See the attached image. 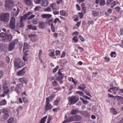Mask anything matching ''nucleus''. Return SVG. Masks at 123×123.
<instances>
[{"mask_svg":"<svg viewBox=\"0 0 123 123\" xmlns=\"http://www.w3.org/2000/svg\"><path fill=\"white\" fill-rule=\"evenodd\" d=\"M82 119V117L81 116L78 115L71 116L64 121L62 123H66L67 122H70L74 121H80Z\"/></svg>","mask_w":123,"mask_h":123,"instance_id":"nucleus-1","label":"nucleus"},{"mask_svg":"<svg viewBox=\"0 0 123 123\" xmlns=\"http://www.w3.org/2000/svg\"><path fill=\"white\" fill-rule=\"evenodd\" d=\"M14 64V66L16 68V69L22 67L24 65L19 58H16L15 59Z\"/></svg>","mask_w":123,"mask_h":123,"instance_id":"nucleus-2","label":"nucleus"},{"mask_svg":"<svg viewBox=\"0 0 123 123\" xmlns=\"http://www.w3.org/2000/svg\"><path fill=\"white\" fill-rule=\"evenodd\" d=\"M69 101L71 105L75 104L79 100V98L77 96H74L71 97H69L68 98Z\"/></svg>","mask_w":123,"mask_h":123,"instance_id":"nucleus-3","label":"nucleus"},{"mask_svg":"<svg viewBox=\"0 0 123 123\" xmlns=\"http://www.w3.org/2000/svg\"><path fill=\"white\" fill-rule=\"evenodd\" d=\"M9 15L7 13H2L0 15V20L1 21L7 22L9 19Z\"/></svg>","mask_w":123,"mask_h":123,"instance_id":"nucleus-4","label":"nucleus"},{"mask_svg":"<svg viewBox=\"0 0 123 123\" xmlns=\"http://www.w3.org/2000/svg\"><path fill=\"white\" fill-rule=\"evenodd\" d=\"M8 85V82L5 81L3 85V89L4 91L3 92V93L6 94H8L10 91Z\"/></svg>","mask_w":123,"mask_h":123,"instance_id":"nucleus-5","label":"nucleus"},{"mask_svg":"<svg viewBox=\"0 0 123 123\" xmlns=\"http://www.w3.org/2000/svg\"><path fill=\"white\" fill-rule=\"evenodd\" d=\"M15 19L14 17H12L10 20V22L9 24V27L12 29L14 30L15 28Z\"/></svg>","mask_w":123,"mask_h":123,"instance_id":"nucleus-6","label":"nucleus"},{"mask_svg":"<svg viewBox=\"0 0 123 123\" xmlns=\"http://www.w3.org/2000/svg\"><path fill=\"white\" fill-rule=\"evenodd\" d=\"M62 69H59L58 71V75L57 76L56 78V79L57 81H58V80L60 79H62L64 77V75L62 73L61 70Z\"/></svg>","mask_w":123,"mask_h":123,"instance_id":"nucleus-7","label":"nucleus"},{"mask_svg":"<svg viewBox=\"0 0 123 123\" xmlns=\"http://www.w3.org/2000/svg\"><path fill=\"white\" fill-rule=\"evenodd\" d=\"M12 39V37L11 34H7L6 35L5 38H3L5 42H9Z\"/></svg>","mask_w":123,"mask_h":123,"instance_id":"nucleus-8","label":"nucleus"},{"mask_svg":"<svg viewBox=\"0 0 123 123\" xmlns=\"http://www.w3.org/2000/svg\"><path fill=\"white\" fill-rule=\"evenodd\" d=\"M27 67H25L23 68L21 70L18 71L17 73V74L18 75H24L25 73Z\"/></svg>","mask_w":123,"mask_h":123,"instance_id":"nucleus-9","label":"nucleus"},{"mask_svg":"<svg viewBox=\"0 0 123 123\" xmlns=\"http://www.w3.org/2000/svg\"><path fill=\"white\" fill-rule=\"evenodd\" d=\"M37 35L31 34V35H29V37L31 41L35 42L36 41V38L37 37Z\"/></svg>","mask_w":123,"mask_h":123,"instance_id":"nucleus-10","label":"nucleus"},{"mask_svg":"<svg viewBox=\"0 0 123 123\" xmlns=\"http://www.w3.org/2000/svg\"><path fill=\"white\" fill-rule=\"evenodd\" d=\"M15 44V42L14 41H12L10 43L8 48L9 51H11L14 49Z\"/></svg>","mask_w":123,"mask_h":123,"instance_id":"nucleus-11","label":"nucleus"},{"mask_svg":"<svg viewBox=\"0 0 123 123\" xmlns=\"http://www.w3.org/2000/svg\"><path fill=\"white\" fill-rule=\"evenodd\" d=\"M49 2L47 0H42L41 4L44 7H46L48 5Z\"/></svg>","mask_w":123,"mask_h":123,"instance_id":"nucleus-12","label":"nucleus"},{"mask_svg":"<svg viewBox=\"0 0 123 123\" xmlns=\"http://www.w3.org/2000/svg\"><path fill=\"white\" fill-rule=\"evenodd\" d=\"M95 3L97 4L99 3L100 6H103L105 5V0H96Z\"/></svg>","mask_w":123,"mask_h":123,"instance_id":"nucleus-13","label":"nucleus"},{"mask_svg":"<svg viewBox=\"0 0 123 123\" xmlns=\"http://www.w3.org/2000/svg\"><path fill=\"white\" fill-rule=\"evenodd\" d=\"M45 111H48L50 110L52 108V106L50 104H45Z\"/></svg>","mask_w":123,"mask_h":123,"instance_id":"nucleus-14","label":"nucleus"},{"mask_svg":"<svg viewBox=\"0 0 123 123\" xmlns=\"http://www.w3.org/2000/svg\"><path fill=\"white\" fill-rule=\"evenodd\" d=\"M45 22L41 21L39 24V27L40 29H43L45 27Z\"/></svg>","mask_w":123,"mask_h":123,"instance_id":"nucleus-15","label":"nucleus"},{"mask_svg":"<svg viewBox=\"0 0 123 123\" xmlns=\"http://www.w3.org/2000/svg\"><path fill=\"white\" fill-rule=\"evenodd\" d=\"M19 80L22 84L25 83V84H26V83L28 82V81L24 77L19 78Z\"/></svg>","mask_w":123,"mask_h":123,"instance_id":"nucleus-16","label":"nucleus"},{"mask_svg":"<svg viewBox=\"0 0 123 123\" xmlns=\"http://www.w3.org/2000/svg\"><path fill=\"white\" fill-rule=\"evenodd\" d=\"M79 111L77 108L76 109H72L71 110L70 114L72 115H75Z\"/></svg>","mask_w":123,"mask_h":123,"instance_id":"nucleus-17","label":"nucleus"},{"mask_svg":"<svg viewBox=\"0 0 123 123\" xmlns=\"http://www.w3.org/2000/svg\"><path fill=\"white\" fill-rule=\"evenodd\" d=\"M13 3V0H6L5 2V4L7 6H10V5Z\"/></svg>","mask_w":123,"mask_h":123,"instance_id":"nucleus-18","label":"nucleus"},{"mask_svg":"<svg viewBox=\"0 0 123 123\" xmlns=\"http://www.w3.org/2000/svg\"><path fill=\"white\" fill-rule=\"evenodd\" d=\"M81 114L83 115L84 116L88 118L90 117L89 113L86 111H84L83 112H81Z\"/></svg>","mask_w":123,"mask_h":123,"instance_id":"nucleus-19","label":"nucleus"},{"mask_svg":"<svg viewBox=\"0 0 123 123\" xmlns=\"http://www.w3.org/2000/svg\"><path fill=\"white\" fill-rule=\"evenodd\" d=\"M27 27L29 29H31L33 30H36L37 29V28L35 26H33L31 25H28Z\"/></svg>","mask_w":123,"mask_h":123,"instance_id":"nucleus-20","label":"nucleus"},{"mask_svg":"<svg viewBox=\"0 0 123 123\" xmlns=\"http://www.w3.org/2000/svg\"><path fill=\"white\" fill-rule=\"evenodd\" d=\"M111 112L113 115H116L117 114V111L116 109L113 108H111L110 109Z\"/></svg>","mask_w":123,"mask_h":123,"instance_id":"nucleus-21","label":"nucleus"},{"mask_svg":"<svg viewBox=\"0 0 123 123\" xmlns=\"http://www.w3.org/2000/svg\"><path fill=\"white\" fill-rule=\"evenodd\" d=\"M51 16L52 15L51 14H42V17L43 18H49L51 17Z\"/></svg>","mask_w":123,"mask_h":123,"instance_id":"nucleus-22","label":"nucleus"},{"mask_svg":"<svg viewBox=\"0 0 123 123\" xmlns=\"http://www.w3.org/2000/svg\"><path fill=\"white\" fill-rule=\"evenodd\" d=\"M78 87L79 89L81 90L83 92H84V90L86 88L84 84H82L81 86H79Z\"/></svg>","mask_w":123,"mask_h":123,"instance_id":"nucleus-23","label":"nucleus"},{"mask_svg":"<svg viewBox=\"0 0 123 123\" xmlns=\"http://www.w3.org/2000/svg\"><path fill=\"white\" fill-rule=\"evenodd\" d=\"M29 45L27 43H24V47L23 49V50H24L29 48Z\"/></svg>","mask_w":123,"mask_h":123,"instance_id":"nucleus-24","label":"nucleus"},{"mask_svg":"<svg viewBox=\"0 0 123 123\" xmlns=\"http://www.w3.org/2000/svg\"><path fill=\"white\" fill-rule=\"evenodd\" d=\"M56 5L57 4L56 3L54 2L51 4L50 5V6L53 9L55 10L56 9Z\"/></svg>","mask_w":123,"mask_h":123,"instance_id":"nucleus-25","label":"nucleus"},{"mask_svg":"<svg viewBox=\"0 0 123 123\" xmlns=\"http://www.w3.org/2000/svg\"><path fill=\"white\" fill-rule=\"evenodd\" d=\"M82 7V9L84 12V13H85L86 11V7L85 6V3H82L81 4Z\"/></svg>","mask_w":123,"mask_h":123,"instance_id":"nucleus-26","label":"nucleus"},{"mask_svg":"<svg viewBox=\"0 0 123 123\" xmlns=\"http://www.w3.org/2000/svg\"><path fill=\"white\" fill-rule=\"evenodd\" d=\"M92 15L95 16H97L99 14V12L96 11H92Z\"/></svg>","mask_w":123,"mask_h":123,"instance_id":"nucleus-27","label":"nucleus"},{"mask_svg":"<svg viewBox=\"0 0 123 123\" xmlns=\"http://www.w3.org/2000/svg\"><path fill=\"white\" fill-rule=\"evenodd\" d=\"M47 117V116L43 117L40 121V123H44Z\"/></svg>","mask_w":123,"mask_h":123,"instance_id":"nucleus-28","label":"nucleus"},{"mask_svg":"<svg viewBox=\"0 0 123 123\" xmlns=\"http://www.w3.org/2000/svg\"><path fill=\"white\" fill-rule=\"evenodd\" d=\"M8 110L6 108H4L2 111V113H4V114H9Z\"/></svg>","mask_w":123,"mask_h":123,"instance_id":"nucleus-29","label":"nucleus"},{"mask_svg":"<svg viewBox=\"0 0 123 123\" xmlns=\"http://www.w3.org/2000/svg\"><path fill=\"white\" fill-rule=\"evenodd\" d=\"M9 114H3L2 115V118L4 120L7 119L9 117Z\"/></svg>","mask_w":123,"mask_h":123,"instance_id":"nucleus-30","label":"nucleus"},{"mask_svg":"<svg viewBox=\"0 0 123 123\" xmlns=\"http://www.w3.org/2000/svg\"><path fill=\"white\" fill-rule=\"evenodd\" d=\"M60 14L61 15L64 16H67L65 11L64 10H61L60 11Z\"/></svg>","mask_w":123,"mask_h":123,"instance_id":"nucleus-31","label":"nucleus"},{"mask_svg":"<svg viewBox=\"0 0 123 123\" xmlns=\"http://www.w3.org/2000/svg\"><path fill=\"white\" fill-rule=\"evenodd\" d=\"M60 98H58L54 101V104L55 105H57L60 100Z\"/></svg>","mask_w":123,"mask_h":123,"instance_id":"nucleus-32","label":"nucleus"},{"mask_svg":"<svg viewBox=\"0 0 123 123\" xmlns=\"http://www.w3.org/2000/svg\"><path fill=\"white\" fill-rule=\"evenodd\" d=\"M31 0H25V3L26 5L28 6L30 5L31 3Z\"/></svg>","mask_w":123,"mask_h":123,"instance_id":"nucleus-33","label":"nucleus"},{"mask_svg":"<svg viewBox=\"0 0 123 123\" xmlns=\"http://www.w3.org/2000/svg\"><path fill=\"white\" fill-rule=\"evenodd\" d=\"M6 101L5 100H2L1 101L0 103V105H4L6 104Z\"/></svg>","mask_w":123,"mask_h":123,"instance_id":"nucleus-34","label":"nucleus"},{"mask_svg":"<svg viewBox=\"0 0 123 123\" xmlns=\"http://www.w3.org/2000/svg\"><path fill=\"white\" fill-rule=\"evenodd\" d=\"M46 102L45 104H49L51 100V98H50L49 97L47 98H46Z\"/></svg>","mask_w":123,"mask_h":123,"instance_id":"nucleus-35","label":"nucleus"},{"mask_svg":"<svg viewBox=\"0 0 123 123\" xmlns=\"http://www.w3.org/2000/svg\"><path fill=\"white\" fill-rule=\"evenodd\" d=\"M110 55L112 57H115L117 55L116 52H112L110 54Z\"/></svg>","mask_w":123,"mask_h":123,"instance_id":"nucleus-36","label":"nucleus"},{"mask_svg":"<svg viewBox=\"0 0 123 123\" xmlns=\"http://www.w3.org/2000/svg\"><path fill=\"white\" fill-rule=\"evenodd\" d=\"M51 28L52 31L53 32H55V27L54 25H53V24L51 23Z\"/></svg>","mask_w":123,"mask_h":123,"instance_id":"nucleus-37","label":"nucleus"},{"mask_svg":"<svg viewBox=\"0 0 123 123\" xmlns=\"http://www.w3.org/2000/svg\"><path fill=\"white\" fill-rule=\"evenodd\" d=\"M32 23L33 24H36L38 23L37 19L36 18H34L33 19Z\"/></svg>","mask_w":123,"mask_h":123,"instance_id":"nucleus-38","label":"nucleus"},{"mask_svg":"<svg viewBox=\"0 0 123 123\" xmlns=\"http://www.w3.org/2000/svg\"><path fill=\"white\" fill-rule=\"evenodd\" d=\"M51 7L50 6L49 7H48L46 9H45L44 10L45 11L51 12L52 11V10L51 9Z\"/></svg>","mask_w":123,"mask_h":123,"instance_id":"nucleus-39","label":"nucleus"},{"mask_svg":"<svg viewBox=\"0 0 123 123\" xmlns=\"http://www.w3.org/2000/svg\"><path fill=\"white\" fill-rule=\"evenodd\" d=\"M52 85L53 86H57L58 83L55 80L52 82Z\"/></svg>","mask_w":123,"mask_h":123,"instance_id":"nucleus-40","label":"nucleus"},{"mask_svg":"<svg viewBox=\"0 0 123 123\" xmlns=\"http://www.w3.org/2000/svg\"><path fill=\"white\" fill-rule=\"evenodd\" d=\"M6 34L4 32H1L0 34V36L2 38H5V37Z\"/></svg>","mask_w":123,"mask_h":123,"instance_id":"nucleus-41","label":"nucleus"},{"mask_svg":"<svg viewBox=\"0 0 123 123\" xmlns=\"http://www.w3.org/2000/svg\"><path fill=\"white\" fill-rule=\"evenodd\" d=\"M23 100L24 102L25 103H27L28 102V100L26 97H23Z\"/></svg>","mask_w":123,"mask_h":123,"instance_id":"nucleus-42","label":"nucleus"},{"mask_svg":"<svg viewBox=\"0 0 123 123\" xmlns=\"http://www.w3.org/2000/svg\"><path fill=\"white\" fill-rule=\"evenodd\" d=\"M76 93L78 94L81 96H82L84 94V93L81 91H78L76 92Z\"/></svg>","mask_w":123,"mask_h":123,"instance_id":"nucleus-43","label":"nucleus"},{"mask_svg":"<svg viewBox=\"0 0 123 123\" xmlns=\"http://www.w3.org/2000/svg\"><path fill=\"white\" fill-rule=\"evenodd\" d=\"M121 97L120 96H118L117 95L115 96L114 99H116L117 101H119L121 98Z\"/></svg>","mask_w":123,"mask_h":123,"instance_id":"nucleus-44","label":"nucleus"},{"mask_svg":"<svg viewBox=\"0 0 123 123\" xmlns=\"http://www.w3.org/2000/svg\"><path fill=\"white\" fill-rule=\"evenodd\" d=\"M78 14L80 18H82L83 17V15L82 12H78Z\"/></svg>","mask_w":123,"mask_h":123,"instance_id":"nucleus-45","label":"nucleus"},{"mask_svg":"<svg viewBox=\"0 0 123 123\" xmlns=\"http://www.w3.org/2000/svg\"><path fill=\"white\" fill-rule=\"evenodd\" d=\"M13 120V118L12 117L10 118L7 121L8 123H11Z\"/></svg>","mask_w":123,"mask_h":123,"instance_id":"nucleus-46","label":"nucleus"},{"mask_svg":"<svg viewBox=\"0 0 123 123\" xmlns=\"http://www.w3.org/2000/svg\"><path fill=\"white\" fill-rule=\"evenodd\" d=\"M73 40H74L75 42H77L78 41V39L76 36H75L73 38Z\"/></svg>","mask_w":123,"mask_h":123,"instance_id":"nucleus-47","label":"nucleus"},{"mask_svg":"<svg viewBox=\"0 0 123 123\" xmlns=\"http://www.w3.org/2000/svg\"><path fill=\"white\" fill-rule=\"evenodd\" d=\"M116 5V3L115 1H114L111 4V8H113L114 6Z\"/></svg>","mask_w":123,"mask_h":123,"instance_id":"nucleus-48","label":"nucleus"},{"mask_svg":"<svg viewBox=\"0 0 123 123\" xmlns=\"http://www.w3.org/2000/svg\"><path fill=\"white\" fill-rule=\"evenodd\" d=\"M57 21H58L60 23H61L60 20L58 18H56L55 19L54 22V23H56Z\"/></svg>","mask_w":123,"mask_h":123,"instance_id":"nucleus-49","label":"nucleus"},{"mask_svg":"<svg viewBox=\"0 0 123 123\" xmlns=\"http://www.w3.org/2000/svg\"><path fill=\"white\" fill-rule=\"evenodd\" d=\"M5 46L2 44H0V49L1 50H3L4 49Z\"/></svg>","mask_w":123,"mask_h":123,"instance_id":"nucleus-50","label":"nucleus"},{"mask_svg":"<svg viewBox=\"0 0 123 123\" xmlns=\"http://www.w3.org/2000/svg\"><path fill=\"white\" fill-rule=\"evenodd\" d=\"M114 9L116 10V11L119 12L121 9V8L117 6L115 7Z\"/></svg>","mask_w":123,"mask_h":123,"instance_id":"nucleus-51","label":"nucleus"},{"mask_svg":"<svg viewBox=\"0 0 123 123\" xmlns=\"http://www.w3.org/2000/svg\"><path fill=\"white\" fill-rule=\"evenodd\" d=\"M59 67L58 66H57L55 68L53 69V73H54L56 72L58 69L59 68Z\"/></svg>","mask_w":123,"mask_h":123,"instance_id":"nucleus-52","label":"nucleus"},{"mask_svg":"<svg viewBox=\"0 0 123 123\" xmlns=\"http://www.w3.org/2000/svg\"><path fill=\"white\" fill-rule=\"evenodd\" d=\"M63 0H59L58 1H56V3H57L58 5H59L60 3L62 4L63 3Z\"/></svg>","mask_w":123,"mask_h":123,"instance_id":"nucleus-53","label":"nucleus"},{"mask_svg":"<svg viewBox=\"0 0 123 123\" xmlns=\"http://www.w3.org/2000/svg\"><path fill=\"white\" fill-rule=\"evenodd\" d=\"M35 17V15L33 14L31 15L27 19L28 20H29L33 18H34Z\"/></svg>","mask_w":123,"mask_h":123,"instance_id":"nucleus-54","label":"nucleus"},{"mask_svg":"<svg viewBox=\"0 0 123 123\" xmlns=\"http://www.w3.org/2000/svg\"><path fill=\"white\" fill-rule=\"evenodd\" d=\"M41 0H34V2L36 4H39L41 1Z\"/></svg>","mask_w":123,"mask_h":123,"instance_id":"nucleus-55","label":"nucleus"},{"mask_svg":"<svg viewBox=\"0 0 123 123\" xmlns=\"http://www.w3.org/2000/svg\"><path fill=\"white\" fill-rule=\"evenodd\" d=\"M112 1V0H107L106 3L107 5L108 6H109L111 3V1Z\"/></svg>","mask_w":123,"mask_h":123,"instance_id":"nucleus-56","label":"nucleus"},{"mask_svg":"<svg viewBox=\"0 0 123 123\" xmlns=\"http://www.w3.org/2000/svg\"><path fill=\"white\" fill-rule=\"evenodd\" d=\"M6 60L7 63H8L9 62L10 60V59L9 57L8 56H7L6 58Z\"/></svg>","mask_w":123,"mask_h":123,"instance_id":"nucleus-57","label":"nucleus"},{"mask_svg":"<svg viewBox=\"0 0 123 123\" xmlns=\"http://www.w3.org/2000/svg\"><path fill=\"white\" fill-rule=\"evenodd\" d=\"M55 54L54 52H50L49 54V55L50 56H53Z\"/></svg>","mask_w":123,"mask_h":123,"instance_id":"nucleus-58","label":"nucleus"},{"mask_svg":"<svg viewBox=\"0 0 123 123\" xmlns=\"http://www.w3.org/2000/svg\"><path fill=\"white\" fill-rule=\"evenodd\" d=\"M79 38L80 40L82 42L84 41V40L83 38L81 36H79Z\"/></svg>","mask_w":123,"mask_h":123,"instance_id":"nucleus-59","label":"nucleus"},{"mask_svg":"<svg viewBox=\"0 0 123 123\" xmlns=\"http://www.w3.org/2000/svg\"><path fill=\"white\" fill-rule=\"evenodd\" d=\"M40 8V7L37 6L35 7V8L34 9V10L35 11H38L39 10Z\"/></svg>","mask_w":123,"mask_h":123,"instance_id":"nucleus-60","label":"nucleus"},{"mask_svg":"<svg viewBox=\"0 0 123 123\" xmlns=\"http://www.w3.org/2000/svg\"><path fill=\"white\" fill-rule=\"evenodd\" d=\"M88 24H89L93 25L94 24V22L92 21H88Z\"/></svg>","mask_w":123,"mask_h":123,"instance_id":"nucleus-61","label":"nucleus"},{"mask_svg":"<svg viewBox=\"0 0 123 123\" xmlns=\"http://www.w3.org/2000/svg\"><path fill=\"white\" fill-rule=\"evenodd\" d=\"M65 55V52H63L62 53V55L61 56V57L62 58L64 57Z\"/></svg>","mask_w":123,"mask_h":123,"instance_id":"nucleus-62","label":"nucleus"},{"mask_svg":"<svg viewBox=\"0 0 123 123\" xmlns=\"http://www.w3.org/2000/svg\"><path fill=\"white\" fill-rule=\"evenodd\" d=\"M22 109V107L21 106H20L18 108V109L17 110V111L18 112L20 110H21Z\"/></svg>","mask_w":123,"mask_h":123,"instance_id":"nucleus-63","label":"nucleus"},{"mask_svg":"<svg viewBox=\"0 0 123 123\" xmlns=\"http://www.w3.org/2000/svg\"><path fill=\"white\" fill-rule=\"evenodd\" d=\"M23 60L24 61H27V59L26 57L25 56H23Z\"/></svg>","mask_w":123,"mask_h":123,"instance_id":"nucleus-64","label":"nucleus"}]
</instances>
